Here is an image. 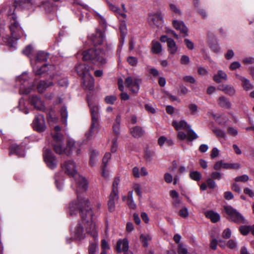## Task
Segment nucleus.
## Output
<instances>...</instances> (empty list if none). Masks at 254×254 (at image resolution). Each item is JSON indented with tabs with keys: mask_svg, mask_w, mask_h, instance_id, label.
Listing matches in <instances>:
<instances>
[{
	"mask_svg": "<svg viewBox=\"0 0 254 254\" xmlns=\"http://www.w3.org/2000/svg\"><path fill=\"white\" fill-rule=\"evenodd\" d=\"M63 171L70 177H73L77 185V199L71 202L67 207V213L71 216H75L80 210V207L84 209L90 207L88 199L80 196L79 193L85 191L88 189L87 180L78 174L77 166L72 160L65 161L61 165Z\"/></svg>",
	"mask_w": 254,
	"mask_h": 254,
	"instance_id": "obj_1",
	"label": "nucleus"
},
{
	"mask_svg": "<svg viewBox=\"0 0 254 254\" xmlns=\"http://www.w3.org/2000/svg\"><path fill=\"white\" fill-rule=\"evenodd\" d=\"M80 215L82 219L81 224L79 222L75 227L73 232V237L77 240H80L84 238V230L82 224L85 227L86 232L90 234L93 238L94 241L90 242L88 247L89 254H98V234L96 231V225L92 221L93 212L91 207L83 208V207H80Z\"/></svg>",
	"mask_w": 254,
	"mask_h": 254,
	"instance_id": "obj_2",
	"label": "nucleus"
},
{
	"mask_svg": "<svg viewBox=\"0 0 254 254\" xmlns=\"http://www.w3.org/2000/svg\"><path fill=\"white\" fill-rule=\"evenodd\" d=\"M61 128L59 126L54 127L52 135L53 139V145L55 151L60 154H65L67 156L70 155L73 151L76 154L80 153V149L77 147L74 141L72 140H68L65 148L63 147L62 144L64 139V135L61 132Z\"/></svg>",
	"mask_w": 254,
	"mask_h": 254,
	"instance_id": "obj_3",
	"label": "nucleus"
},
{
	"mask_svg": "<svg viewBox=\"0 0 254 254\" xmlns=\"http://www.w3.org/2000/svg\"><path fill=\"white\" fill-rule=\"evenodd\" d=\"M82 60L89 61L94 64H104L106 63L105 52L101 49L91 48L82 52Z\"/></svg>",
	"mask_w": 254,
	"mask_h": 254,
	"instance_id": "obj_4",
	"label": "nucleus"
},
{
	"mask_svg": "<svg viewBox=\"0 0 254 254\" xmlns=\"http://www.w3.org/2000/svg\"><path fill=\"white\" fill-rule=\"evenodd\" d=\"M91 115V124L89 131L86 133L87 138L90 137L99 126V107L97 104L88 103Z\"/></svg>",
	"mask_w": 254,
	"mask_h": 254,
	"instance_id": "obj_5",
	"label": "nucleus"
},
{
	"mask_svg": "<svg viewBox=\"0 0 254 254\" xmlns=\"http://www.w3.org/2000/svg\"><path fill=\"white\" fill-rule=\"evenodd\" d=\"M10 19L11 22L10 29L12 37L17 41L22 36L23 31L17 21V17L14 14L11 15Z\"/></svg>",
	"mask_w": 254,
	"mask_h": 254,
	"instance_id": "obj_6",
	"label": "nucleus"
},
{
	"mask_svg": "<svg viewBox=\"0 0 254 254\" xmlns=\"http://www.w3.org/2000/svg\"><path fill=\"white\" fill-rule=\"evenodd\" d=\"M28 76L27 73H23L17 79V81L20 84L19 93L28 94L32 90L33 85H29L28 82Z\"/></svg>",
	"mask_w": 254,
	"mask_h": 254,
	"instance_id": "obj_7",
	"label": "nucleus"
},
{
	"mask_svg": "<svg viewBox=\"0 0 254 254\" xmlns=\"http://www.w3.org/2000/svg\"><path fill=\"white\" fill-rule=\"evenodd\" d=\"M140 79L135 76H128L125 79V85L133 93L138 92Z\"/></svg>",
	"mask_w": 254,
	"mask_h": 254,
	"instance_id": "obj_8",
	"label": "nucleus"
},
{
	"mask_svg": "<svg viewBox=\"0 0 254 254\" xmlns=\"http://www.w3.org/2000/svg\"><path fill=\"white\" fill-rule=\"evenodd\" d=\"M147 19L149 24L152 27H161L163 26V16L160 12L149 13Z\"/></svg>",
	"mask_w": 254,
	"mask_h": 254,
	"instance_id": "obj_9",
	"label": "nucleus"
},
{
	"mask_svg": "<svg viewBox=\"0 0 254 254\" xmlns=\"http://www.w3.org/2000/svg\"><path fill=\"white\" fill-rule=\"evenodd\" d=\"M43 156L49 168L53 169L57 167L58 161L51 150L48 149H45L44 151Z\"/></svg>",
	"mask_w": 254,
	"mask_h": 254,
	"instance_id": "obj_10",
	"label": "nucleus"
},
{
	"mask_svg": "<svg viewBox=\"0 0 254 254\" xmlns=\"http://www.w3.org/2000/svg\"><path fill=\"white\" fill-rule=\"evenodd\" d=\"M34 129L38 132H42L46 129V125L44 116L38 115L35 117L32 123Z\"/></svg>",
	"mask_w": 254,
	"mask_h": 254,
	"instance_id": "obj_11",
	"label": "nucleus"
},
{
	"mask_svg": "<svg viewBox=\"0 0 254 254\" xmlns=\"http://www.w3.org/2000/svg\"><path fill=\"white\" fill-rule=\"evenodd\" d=\"M90 68L88 65L80 64L76 66V70L78 74L83 78L91 74L89 72Z\"/></svg>",
	"mask_w": 254,
	"mask_h": 254,
	"instance_id": "obj_12",
	"label": "nucleus"
},
{
	"mask_svg": "<svg viewBox=\"0 0 254 254\" xmlns=\"http://www.w3.org/2000/svg\"><path fill=\"white\" fill-rule=\"evenodd\" d=\"M119 196L118 193L111 192L108 202V210L113 212L115 210V203L118 201Z\"/></svg>",
	"mask_w": 254,
	"mask_h": 254,
	"instance_id": "obj_13",
	"label": "nucleus"
},
{
	"mask_svg": "<svg viewBox=\"0 0 254 254\" xmlns=\"http://www.w3.org/2000/svg\"><path fill=\"white\" fill-rule=\"evenodd\" d=\"M174 27L177 30H179L181 33L183 34L184 36H188V29L182 21H178L175 20L173 21Z\"/></svg>",
	"mask_w": 254,
	"mask_h": 254,
	"instance_id": "obj_14",
	"label": "nucleus"
},
{
	"mask_svg": "<svg viewBox=\"0 0 254 254\" xmlns=\"http://www.w3.org/2000/svg\"><path fill=\"white\" fill-rule=\"evenodd\" d=\"M237 166L236 164L225 163L222 160H220L215 163L213 168L215 170H219L222 168L231 169L236 168Z\"/></svg>",
	"mask_w": 254,
	"mask_h": 254,
	"instance_id": "obj_15",
	"label": "nucleus"
},
{
	"mask_svg": "<svg viewBox=\"0 0 254 254\" xmlns=\"http://www.w3.org/2000/svg\"><path fill=\"white\" fill-rule=\"evenodd\" d=\"M128 248V242L127 239H121L117 242L116 249L118 253L123 252L125 253L129 251Z\"/></svg>",
	"mask_w": 254,
	"mask_h": 254,
	"instance_id": "obj_16",
	"label": "nucleus"
},
{
	"mask_svg": "<svg viewBox=\"0 0 254 254\" xmlns=\"http://www.w3.org/2000/svg\"><path fill=\"white\" fill-rule=\"evenodd\" d=\"M224 210L228 215V218L232 221L237 222L238 220V213L231 206H224Z\"/></svg>",
	"mask_w": 254,
	"mask_h": 254,
	"instance_id": "obj_17",
	"label": "nucleus"
},
{
	"mask_svg": "<svg viewBox=\"0 0 254 254\" xmlns=\"http://www.w3.org/2000/svg\"><path fill=\"white\" fill-rule=\"evenodd\" d=\"M239 80L241 81V85L244 90L249 91L254 88V85L251 81L244 76L239 77Z\"/></svg>",
	"mask_w": 254,
	"mask_h": 254,
	"instance_id": "obj_18",
	"label": "nucleus"
},
{
	"mask_svg": "<svg viewBox=\"0 0 254 254\" xmlns=\"http://www.w3.org/2000/svg\"><path fill=\"white\" fill-rule=\"evenodd\" d=\"M82 79V85L84 87L89 90H91L94 88V79L93 76L88 75L87 76L83 77Z\"/></svg>",
	"mask_w": 254,
	"mask_h": 254,
	"instance_id": "obj_19",
	"label": "nucleus"
},
{
	"mask_svg": "<svg viewBox=\"0 0 254 254\" xmlns=\"http://www.w3.org/2000/svg\"><path fill=\"white\" fill-rule=\"evenodd\" d=\"M31 62V64L33 65V71L36 74L41 75L44 72L47 71V64H44L42 66H41L39 64L35 63L33 64L32 61Z\"/></svg>",
	"mask_w": 254,
	"mask_h": 254,
	"instance_id": "obj_20",
	"label": "nucleus"
},
{
	"mask_svg": "<svg viewBox=\"0 0 254 254\" xmlns=\"http://www.w3.org/2000/svg\"><path fill=\"white\" fill-rule=\"evenodd\" d=\"M31 104L37 110H43L45 106L41 99L37 96H33L30 99Z\"/></svg>",
	"mask_w": 254,
	"mask_h": 254,
	"instance_id": "obj_21",
	"label": "nucleus"
},
{
	"mask_svg": "<svg viewBox=\"0 0 254 254\" xmlns=\"http://www.w3.org/2000/svg\"><path fill=\"white\" fill-rule=\"evenodd\" d=\"M145 131L142 127L135 126L130 128V133L134 138H139L143 135Z\"/></svg>",
	"mask_w": 254,
	"mask_h": 254,
	"instance_id": "obj_22",
	"label": "nucleus"
},
{
	"mask_svg": "<svg viewBox=\"0 0 254 254\" xmlns=\"http://www.w3.org/2000/svg\"><path fill=\"white\" fill-rule=\"evenodd\" d=\"M104 35L101 30L97 29L96 33L92 37V42L95 45H100L103 42Z\"/></svg>",
	"mask_w": 254,
	"mask_h": 254,
	"instance_id": "obj_23",
	"label": "nucleus"
},
{
	"mask_svg": "<svg viewBox=\"0 0 254 254\" xmlns=\"http://www.w3.org/2000/svg\"><path fill=\"white\" fill-rule=\"evenodd\" d=\"M218 89L223 91L225 93L229 95H233L235 93L234 87L228 84H221L218 87Z\"/></svg>",
	"mask_w": 254,
	"mask_h": 254,
	"instance_id": "obj_24",
	"label": "nucleus"
},
{
	"mask_svg": "<svg viewBox=\"0 0 254 254\" xmlns=\"http://www.w3.org/2000/svg\"><path fill=\"white\" fill-rule=\"evenodd\" d=\"M172 126L177 129H184L186 130L190 128V127L185 120H182L180 122L174 121L172 122Z\"/></svg>",
	"mask_w": 254,
	"mask_h": 254,
	"instance_id": "obj_25",
	"label": "nucleus"
},
{
	"mask_svg": "<svg viewBox=\"0 0 254 254\" xmlns=\"http://www.w3.org/2000/svg\"><path fill=\"white\" fill-rule=\"evenodd\" d=\"M205 215L207 218L210 219L213 223L218 222L220 219L219 214L212 210L205 212Z\"/></svg>",
	"mask_w": 254,
	"mask_h": 254,
	"instance_id": "obj_26",
	"label": "nucleus"
},
{
	"mask_svg": "<svg viewBox=\"0 0 254 254\" xmlns=\"http://www.w3.org/2000/svg\"><path fill=\"white\" fill-rule=\"evenodd\" d=\"M213 79L217 83H220L222 80H226L227 79V75L223 70H218L217 73L214 75Z\"/></svg>",
	"mask_w": 254,
	"mask_h": 254,
	"instance_id": "obj_27",
	"label": "nucleus"
},
{
	"mask_svg": "<svg viewBox=\"0 0 254 254\" xmlns=\"http://www.w3.org/2000/svg\"><path fill=\"white\" fill-rule=\"evenodd\" d=\"M54 84L52 81L46 82L45 81H41L37 85V89L39 92H43L47 88L53 86Z\"/></svg>",
	"mask_w": 254,
	"mask_h": 254,
	"instance_id": "obj_28",
	"label": "nucleus"
},
{
	"mask_svg": "<svg viewBox=\"0 0 254 254\" xmlns=\"http://www.w3.org/2000/svg\"><path fill=\"white\" fill-rule=\"evenodd\" d=\"M10 154H15L19 157L23 156L24 153L23 149L16 144H13L11 146Z\"/></svg>",
	"mask_w": 254,
	"mask_h": 254,
	"instance_id": "obj_29",
	"label": "nucleus"
},
{
	"mask_svg": "<svg viewBox=\"0 0 254 254\" xmlns=\"http://www.w3.org/2000/svg\"><path fill=\"white\" fill-rule=\"evenodd\" d=\"M168 51L171 54H175L178 49L177 46L175 42L172 39H169L168 40Z\"/></svg>",
	"mask_w": 254,
	"mask_h": 254,
	"instance_id": "obj_30",
	"label": "nucleus"
},
{
	"mask_svg": "<svg viewBox=\"0 0 254 254\" xmlns=\"http://www.w3.org/2000/svg\"><path fill=\"white\" fill-rule=\"evenodd\" d=\"M151 51L153 53L156 54H158L161 53L162 51L161 44L158 41H152Z\"/></svg>",
	"mask_w": 254,
	"mask_h": 254,
	"instance_id": "obj_31",
	"label": "nucleus"
},
{
	"mask_svg": "<svg viewBox=\"0 0 254 254\" xmlns=\"http://www.w3.org/2000/svg\"><path fill=\"white\" fill-rule=\"evenodd\" d=\"M48 58V55L44 52H39L37 53L35 61V63L40 64L41 62L46 61Z\"/></svg>",
	"mask_w": 254,
	"mask_h": 254,
	"instance_id": "obj_32",
	"label": "nucleus"
},
{
	"mask_svg": "<svg viewBox=\"0 0 254 254\" xmlns=\"http://www.w3.org/2000/svg\"><path fill=\"white\" fill-rule=\"evenodd\" d=\"M98 154V152L96 150H93L90 152L89 163L91 166H93L96 164Z\"/></svg>",
	"mask_w": 254,
	"mask_h": 254,
	"instance_id": "obj_33",
	"label": "nucleus"
},
{
	"mask_svg": "<svg viewBox=\"0 0 254 254\" xmlns=\"http://www.w3.org/2000/svg\"><path fill=\"white\" fill-rule=\"evenodd\" d=\"M152 237L148 234H141L140 236V240L144 247L148 246V241H150Z\"/></svg>",
	"mask_w": 254,
	"mask_h": 254,
	"instance_id": "obj_34",
	"label": "nucleus"
},
{
	"mask_svg": "<svg viewBox=\"0 0 254 254\" xmlns=\"http://www.w3.org/2000/svg\"><path fill=\"white\" fill-rule=\"evenodd\" d=\"M186 131H187V139L188 140L192 141L197 138V135L191 129L190 127Z\"/></svg>",
	"mask_w": 254,
	"mask_h": 254,
	"instance_id": "obj_35",
	"label": "nucleus"
},
{
	"mask_svg": "<svg viewBox=\"0 0 254 254\" xmlns=\"http://www.w3.org/2000/svg\"><path fill=\"white\" fill-rule=\"evenodd\" d=\"M218 104L223 107L229 108L230 107V103L228 100L224 96H221L219 98Z\"/></svg>",
	"mask_w": 254,
	"mask_h": 254,
	"instance_id": "obj_36",
	"label": "nucleus"
},
{
	"mask_svg": "<svg viewBox=\"0 0 254 254\" xmlns=\"http://www.w3.org/2000/svg\"><path fill=\"white\" fill-rule=\"evenodd\" d=\"M154 154V151L146 150L144 154V158L147 161L150 162L152 160Z\"/></svg>",
	"mask_w": 254,
	"mask_h": 254,
	"instance_id": "obj_37",
	"label": "nucleus"
},
{
	"mask_svg": "<svg viewBox=\"0 0 254 254\" xmlns=\"http://www.w3.org/2000/svg\"><path fill=\"white\" fill-rule=\"evenodd\" d=\"M190 176L191 179L198 181L200 180L201 175L199 172L193 171L190 173Z\"/></svg>",
	"mask_w": 254,
	"mask_h": 254,
	"instance_id": "obj_38",
	"label": "nucleus"
},
{
	"mask_svg": "<svg viewBox=\"0 0 254 254\" xmlns=\"http://www.w3.org/2000/svg\"><path fill=\"white\" fill-rule=\"evenodd\" d=\"M47 119L49 122L56 123L57 122L58 119L56 115L55 114L54 111L50 112L47 116Z\"/></svg>",
	"mask_w": 254,
	"mask_h": 254,
	"instance_id": "obj_39",
	"label": "nucleus"
},
{
	"mask_svg": "<svg viewBox=\"0 0 254 254\" xmlns=\"http://www.w3.org/2000/svg\"><path fill=\"white\" fill-rule=\"evenodd\" d=\"M60 113L61 115V117L62 119L63 120V122L64 124H66L67 122V117L68 115L67 111L66 108L65 107H63L60 110Z\"/></svg>",
	"mask_w": 254,
	"mask_h": 254,
	"instance_id": "obj_40",
	"label": "nucleus"
},
{
	"mask_svg": "<svg viewBox=\"0 0 254 254\" xmlns=\"http://www.w3.org/2000/svg\"><path fill=\"white\" fill-rule=\"evenodd\" d=\"M239 231L243 235H246L251 232V226L247 225L242 226L239 228Z\"/></svg>",
	"mask_w": 254,
	"mask_h": 254,
	"instance_id": "obj_41",
	"label": "nucleus"
},
{
	"mask_svg": "<svg viewBox=\"0 0 254 254\" xmlns=\"http://www.w3.org/2000/svg\"><path fill=\"white\" fill-rule=\"evenodd\" d=\"M178 253L179 254H188L187 248L182 243H179L178 245Z\"/></svg>",
	"mask_w": 254,
	"mask_h": 254,
	"instance_id": "obj_42",
	"label": "nucleus"
},
{
	"mask_svg": "<svg viewBox=\"0 0 254 254\" xmlns=\"http://www.w3.org/2000/svg\"><path fill=\"white\" fill-rule=\"evenodd\" d=\"M179 215L183 218H187L189 216L188 209L186 207H183L179 211Z\"/></svg>",
	"mask_w": 254,
	"mask_h": 254,
	"instance_id": "obj_43",
	"label": "nucleus"
},
{
	"mask_svg": "<svg viewBox=\"0 0 254 254\" xmlns=\"http://www.w3.org/2000/svg\"><path fill=\"white\" fill-rule=\"evenodd\" d=\"M120 183V179L116 177L114 179L113 183V190L112 192L118 193V187Z\"/></svg>",
	"mask_w": 254,
	"mask_h": 254,
	"instance_id": "obj_44",
	"label": "nucleus"
},
{
	"mask_svg": "<svg viewBox=\"0 0 254 254\" xmlns=\"http://www.w3.org/2000/svg\"><path fill=\"white\" fill-rule=\"evenodd\" d=\"M127 61L130 65L133 66H136L138 63L137 58L132 56L128 57L127 58Z\"/></svg>",
	"mask_w": 254,
	"mask_h": 254,
	"instance_id": "obj_45",
	"label": "nucleus"
},
{
	"mask_svg": "<svg viewBox=\"0 0 254 254\" xmlns=\"http://www.w3.org/2000/svg\"><path fill=\"white\" fill-rule=\"evenodd\" d=\"M188 108L192 115H195L198 112L197 106L195 104H190Z\"/></svg>",
	"mask_w": 254,
	"mask_h": 254,
	"instance_id": "obj_46",
	"label": "nucleus"
},
{
	"mask_svg": "<svg viewBox=\"0 0 254 254\" xmlns=\"http://www.w3.org/2000/svg\"><path fill=\"white\" fill-rule=\"evenodd\" d=\"M242 63L245 65H249L254 64V58L253 57H246L242 60Z\"/></svg>",
	"mask_w": 254,
	"mask_h": 254,
	"instance_id": "obj_47",
	"label": "nucleus"
},
{
	"mask_svg": "<svg viewBox=\"0 0 254 254\" xmlns=\"http://www.w3.org/2000/svg\"><path fill=\"white\" fill-rule=\"evenodd\" d=\"M117 97L115 96L111 95L106 96L105 98V102L107 104H113L116 100Z\"/></svg>",
	"mask_w": 254,
	"mask_h": 254,
	"instance_id": "obj_48",
	"label": "nucleus"
},
{
	"mask_svg": "<svg viewBox=\"0 0 254 254\" xmlns=\"http://www.w3.org/2000/svg\"><path fill=\"white\" fill-rule=\"evenodd\" d=\"M133 189L137 195L139 196L142 195V189L140 185L135 184L133 186Z\"/></svg>",
	"mask_w": 254,
	"mask_h": 254,
	"instance_id": "obj_49",
	"label": "nucleus"
},
{
	"mask_svg": "<svg viewBox=\"0 0 254 254\" xmlns=\"http://www.w3.org/2000/svg\"><path fill=\"white\" fill-rule=\"evenodd\" d=\"M222 174L219 172H213L211 174V179L213 180H220L222 178Z\"/></svg>",
	"mask_w": 254,
	"mask_h": 254,
	"instance_id": "obj_50",
	"label": "nucleus"
},
{
	"mask_svg": "<svg viewBox=\"0 0 254 254\" xmlns=\"http://www.w3.org/2000/svg\"><path fill=\"white\" fill-rule=\"evenodd\" d=\"M206 183L208 187L210 189H214L216 186L215 181L211 178H208L206 180Z\"/></svg>",
	"mask_w": 254,
	"mask_h": 254,
	"instance_id": "obj_51",
	"label": "nucleus"
},
{
	"mask_svg": "<svg viewBox=\"0 0 254 254\" xmlns=\"http://www.w3.org/2000/svg\"><path fill=\"white\" fill-rule=\"evenodd\" d=\"M231 235V232L230 229L227 228L225 229L222 234V237L224 239H229Z\"/></svg>",
	"mask_w": 254,
	"mask_h": 254,
	"instance_id": "obj_52",
	"label": "nucleus"
},
{
	"mask_svg": "<svg viewBox=\"0 0 254 254\" xmlns=\"http://www.w3.org/2000/svg\"><path fill=\"white\" fill-rule=\"evenodd\" d=\"M111 155L110 153H106L103 158V166L106 167L108 160L111 158Z\"/></svg>",
	"mask_w": 254,
	"mask_h": 254,
	"instance_id": "obj_53",
	"label": "nucleus"
},
{
	"mask_svg": "<svg viewBox=\"0 0 254 254\" xmlns=\"http://www.w3.org/2000/svg\"><path fill=\"white\" fill-rule=\"evenodd\" d=\"M185 44H186L187 48L190 50H192L194 48V43L188 39H185L184 40Z\"/></svg>",
	"mask_w": 254,
	"mask_h": 254,
	"instance_id": "obj_54",
	"label": "nucleus"
},
{
	"mask_svg": "<svg viewBox=\"0 0 254 254\" xmlns=\"http://www.w3.org/2000/svg\"><path fill=\"white\" fill-rule=\"evenodd\" d=\"M180 62L182 64H188L190 63V58L187 56L183 55L181 57Z\"/></svg>",
	"mask_w": 254,
	"mask_h": 254,
	"instance_id": "obj_55",
	"label": "nucleus"
},
{
	"mask_svg": "<svg viewBox=\"0 0 254 254\" xmlns=\"http://www.w3.org/2000/svg\"><path fill=\"white\" fill-rule=\"evenodd\" d=\"M183 80L186 82L194 83L195 82L194 78L191 76H185L183 77Z\"/></svg>",
	"mask_w": 254,
	"mask_h": 254,
	"instance_id": "obj_56",
	"label": "nucleus"
},
{
	"mask_svg": "<svg viewBox=\"0 0 254 254\" xmlns=\"http://www.w3.org/2000/svg\"><path fill=\"white\" fill-rule=\"evenodd\" d=\"M236 243L233 240H230L228 241L227 243V246L231 249H233L236 248Z\"/></svg>",
	"mask_w": 254,
	"mask_h": 254,
	"instance_id": "obj_57",
	"label": "nucleus"
},
{
	"mask_svg": "<svg viewBox=\"0 0 254 254\" xmlns=\"http://www.w3.org/2000/svg\"><path fill=\"white\" fill-rule=\"evenodd\" d=\"M171 9L177 14H180L181 10L177 7V6L173 3L170 4Z\"/></svg>",
	"mask_w": 254,
	"mask_h": 254,
	"instance_id": "obj_58",
	"label": "nucleus"
},
{
	"mask_svg": "<svg viewBox=\"0 0 254 254\" xmlns=\"http://www.w3.org/2000/svg\"><path fill=\"white\" fill-rule=\"evenodd\" d=\"M164 180L166 183H170L172 182L173 177L169 173H165L164 175Z\"/></svg>",
	"mask_w": 254,
	"mask_h": 254,
	"instance_id": "obj_59",
	"label": "nucleus"
},
{
	"mask_svg": "<svg viewBox=\"0 0 254 254\" xmlns=\"http://www.w3.org/2000/svg\"><path fill=\"white\" fill-rule=\"evenodd\" d=\"M32 51V48L31 46H27L22 51L23 53L28 56Z\"/></svg>",
	"mask_w": 254,
	"mask_h": 254,
	"instance_id": "obj_60",
	"label": "nucleus"
},
{
	"mask_svg": "<svg viewBox=\"0 0 254 254\" xmlns=\"http://www.w3.org/2000/svg\"><path fill=\"white\" fill-rule=\"evenodd\" d=\"M101 247L102 251H106V250H109L110 249L109 246L105 240H102Z\"/></svg>",
	"mask_w": 254,
	"mask_h": 254,
	"instance_id": "obj_61",
	"label": "nucleus"
},
{
	"mask_svg": "<svg viewBox=\"0 0 254 254\" xmlns=\"http://www.w3.org/2000/svg\"><path fill=\"white\" fill-rule=\"evenodd\" d=\"M234 55L233 51L231 50H229L225 54V57L227 60H230L233 57Z\"/></svg>",
	"mask_w": 254,
	"mask_h": 254,
	"instance_id": "obj_62",
	"label": "nucleus"
},
{
	"mask_svg": "<svg viewBox=\"0 0 254 254\" xmlns=\"http://www.w3.org/2000/svg\"><path fill=\"white\" fill-rule=\"evenodd\" d=\"M228 132L230 135L232 136H236L238 133L237 129L233 128V127H229L228 128Z\"/></svg>",
	"mask_w": 254,
	"mask_h": 254,
	"instance_id": "obj_63",
	"label": "nucleus"
},
{
	"mask_svg": "<svg viewBox=\"0 0 254 254\" xmlns=\"http://www.w3.org/2000/svg\"><path fill=\"white\" fill-rule=\"evenodd\" d=\"M244 192L245 194L249 195L250 197H254V191L248 188H246L244 189Z\"/></svg>",
	"mask_w": 254,
	"mask_h": 254,
	"instance_id": "obj_64",
	"label": "nucleus"
}]
</instances>
